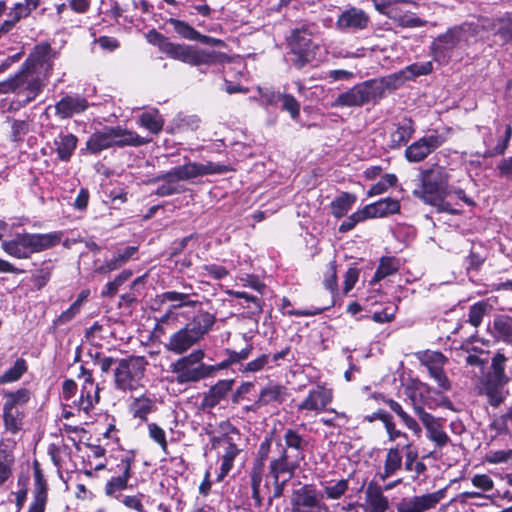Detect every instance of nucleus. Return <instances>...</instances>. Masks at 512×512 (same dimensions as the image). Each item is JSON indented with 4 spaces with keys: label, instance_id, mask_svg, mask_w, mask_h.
<instances>
[{
    "label": "nucleus",
    "instance_id": "16",
    "mask_svg": "<svg viewBox=\"0 0 512 512\" xmlns=\"http://www.w3.org/2000/svg\"><path fill=\"white\" fill-rule=\"evenodd\" d=\"M443 142L444 139L437 134L424 136L406 148L405 157L409 162H420L440 147Z\"/></svg>",
    "mask_w": 512,
    "mask_h": 512
},
{
    "label": "nucleus",
    "instance_id": "18",
    "mask_svg": "<svg viewBox=\"0 0 512 512\" xmlns=\"http://www.w3.org/2000/svg\"><path fill=\"white\" fill-rule=\"evenodd\" d=\"M414 412L425 426L428 432V438L440 448L447 445L449 437L447 433L442 430L438 420L432 414L426 412L421 405H415Z\"/></svg>",
    "mask_w": 512,
    "mask_h": 512
},
{
    "label": "nucleus",
    "instance_id": "4",
    "mask_svg": "<svg viewBox=\"0 0 512 512\" xmlns=\"http://www.w3.org/2000/svg\"><path fill=\"white\" fill-rule=\"evenodd\" d=\"M63 233H17L11 240H4L0 234L1 248L10 256L17 259H28L34 253L57 246L62 240Z\"/></svg>",
    "mask_w": 512,
    "mask_h": 512
},
{
    "label": "nucleus",
    "instance_id": "41",
    "mask_svg": "<svg viewBox=\"0 0 512 512\" xmlns=\"http://www.w3.org/2000/svg\"><path fill=\"white\" fill-rule=\"evenodd\" d=\"M356 202V196L348 192H342L330 204L331 213L336 218H341L350 210Z\"/></svg>",
    "mask_w": 512,
    "mask_h": 512
},
{
    "label": "nucleus",
    "instance_id": "29",
    "mask_svg": "<svg viewBox=\"0 0 512 512\" xmlns=\"http://www.w3.org/2000/svg\"><path fill=\"white\" fill-rule=\"evenodd\" d=\"M372 397L376 400L380 399L387 404L390 409L402 420L404 425L410 429L415 435L420 436L422 429L417 421L411 417L403 407L395 400L386 398L382 394L375 393Z\"/></svg>",
    "mask_w": 512,
    "mask_h": 512
},
{
    "label": "nucleus",
    "instance_id": "30",
    "mask_svg": "<svg viewBox=\"0 0 512 512\" xmlns=\"http://www.w3.org/2000/svg\"><path fill=\"white\" fill-rule=\"evenodd\" d=\"M399 210L400 204L398 200L392 198L381 199L364 207V212L369 218L385 217L396 214Z\"/></svg>",
    "mask_w": 512,
    "mask_h": 512
},
{
    "label": "nucleus",
    "instance_id": "11",
    "mask_svg": "<svg viewBox=\"0 0 512 512\" xmlns=\"http://www.w3.org/2000/svg\"><path fill=\"white\" fill-rule=\"evenodd\" d=\"M310 26L303 25L292 30L287 38V45L293 55L292 64L297 69H302L315 58V46L312 42Z\"/></svg>",
    "mask_w": 512,
    "mask_h": 512
},
{
    "label": "nucleus",
    "instance_id": "32",
    "mask_svg": "<svg viewBox=\"0 0 512 512\" xmlns=\"http://www.w3.org/2000/svg\"><path fill=\"white\" fill-rule=\"evenodd\" d=\"M414 122L404 118L396 124V129L390 134V147L400 148L405 145L414 133Z\"/></svg>",
    "mask_w": 512,
    "mask_h": 512
},
{
    "label": "nucleus",
    "instance_id": "13",
    "mask_svg": "<svg viewBox=\"0 0 512 512\" xmlns=\"http://www.w3.org/2000/svg\"><path fill=\"white\" fill-rule=\"evenodd\" d=\"M478 34V27L473 23H463L449 29L445 34L437 37L434 41L435 51H449L463 45H468Z\"/></svg>",
    "mask_w": 512,
    "mask_h": 512
},
{
    "label": "nucleus",
    "instance_id": "3",
    "mask_svg": "<svg viewBox=\"0 0 512 512\" xmlns=\"http://www.w3.org/2000/svg\"><path fill=\"white\" fill-rule=\"evenodd\" d=\"M216 322L214 314L208 311H199L191 321L172 333L164 343L166 351L175 355H183L200 341L213 328Z\"/></svg>",
    "mask_w": 512,
    "mask_h": 512
},
{
    "label": "nucleus",
    "instance_id": "64",
    "mask_svg": "<svg viewBox=\"0 0 512 512\" xmlns=\"http://www.w3.org/2000/svg\"><path fill=\"white\" fill-rule=\"evenodd\" d=\"M12 460L4 452L0 451V486L11 476Z\"/></svg>",
    "mask_w": 512,
    "mask_h": 512
},
{
    "label": "nucleus",
    "instance_id": "23",
    "mask_svg": "<svg viewBox=\"0 0 512 512\" xmlns=\"http://www.w3.org/2000/svg\"><path fill=\"white\" fill-rule=\"evenodd\" d=\"M481 25L484 30L493 31L495 35H498L503 44L512 41V17L509 15L495 19L483 18Z\"/></svg>",
    "mask_w": 512,
    "mask_h": 512
},
{
    "label": "nucleus",
    "instance_id": "33",
    "mask_svg": "<svg viewBox=\"0 0 512 512\" xmlns=\"http://www.w3.org/2000/svg\"><path fill=\"white\" fill-rule=\"evenodd\" d=\"M285 446L282 449H286L291 458H296L299 461H303L305 458L304 449L307 442L304 438L295 430L287 429L284 434Z\"/></svg>",
    "mask_w": 512,
    "mask_h": 512
},
{
    "label": "nucleus",
    "instance_id": "49",
    "mask_svg": "<svg viewBox=\"0 0 512 512\" xmlns=\"http://www.w3.org/2000/svg\"><path fill=\"white\" fill-rule=\"evenodd\" d=\"M40 4V0H24L16 3L10 10L8 17H14L15 20H21L28 17Z\"/></svg>",
    "mask_w": 512,
    "mask_h": 512
},
{
    "label": "nucleus",
    "instance_id": "20",
    "mask_svg": "<svg viewBox=\"0 0 512 512\" xmlns=\"http://www.w3.org/2000/svg\"><path fill=\"white\" fill-rule=\"evenodd\" d=\"M234 383V379L218 380L206 393H204L201 401V407L203 409L215 408L222 400L227 398L228 394L233 389Z\"/></svg>",
    "mask_w": 512,
    "mask_h": 512
},
{
    "label": "nucleus",
    "instance_id": "9",
    "mask_svg": "<svg viewBox=\"0 0 512 512\" xmlns=\"http://www.w3.org/2000/svg\"><path fill=\"white\" fill-rule=\"evenodd\" d=\"M205 351L196 349L178 358L170 365V371L179 384L198 382L207 378V364L203 362Z\"/></svg>",
    "mask_w": 512,
    "mask_h": 512
},
{
    "label": "nucleus",
    "instance_id": "28",
    "mask_svg": "<svg viewBox=\"0 0 512 512\" xmlns=\"http://www.w3.org/2000/svg\"><path fill=\"white\" fill-rule=\"evenodd\" d=\"M403 465V456L399 447L388 449L383 469L377 473V476L385 481L386 479L396 476L401 471Z\"/></svg>",
    "mask_w": 512,
    "mask_h": 512
},
{
    "label": "nucleus",
    "instance_id": "37",
    "mask_svg": "<svg viewBox=\"0 0 512 512\" xmlns=\"http://www.w3.org/2000/svg\"><path fill=\"white\" fill-rule=\"evenodd\" d=\"M137 250L138 248L136 246H128L122 251L119 250L113 259L106 261L103 265L99 266L96 269V272L100 274H107L119 269L133 257Z\"/></svg>",
    "mask_w": 512,
    "mask_h": 512
},
{
    "label": "nucleus",
    "instance_id": "60",
    "mask_svg": "<svg viewBox=\"0 0 512 512\" xmlns=\"http://www.w3.org/2000/svg\"><path fill=\"white\" fill-rule=\"evenodd\" d=\"M374 8L388 18L397 9L394 5L398 3H409L408 0H371Z\"/></svg>",
    "mask_w": 512,
    "mask_h": 512
},
{
    "label": "nucleus",
    "instance_id": "2",
    "mask_svg": "<svg viewBox=\"0 0 512 512\" xmlns=\"http://www.w3.org/2000/svg\"><path fill=\"white\" fill-rule=\"evenodd\" d=\"M147 41L157 45L168 57L192 66L211 65L223 62L225 54L214 50L200 49L186 44L173 43L155 29L146 35Z\"/></svg>",
    "mask_w": 512,
    "mask_h": 512
},
{
    "label": "nucleus",
    "instance_id": "10",
    "mask_svg": "<svg viewBox=\"0 0 512 512\" xmlns=\"http://www.w3.org/2000/svg\"><path fill=\"white\" fill-rule=\"evenodd\" d=\"M147 360L143 356H131L121 359L114 371V381L117 389L135 390L141 385Z\"/></svg>",
    "mask_w": 512,
    "mask_h": 512
},
{
    "label": "nucleus",
    "instance_id": "7",
    "mask_svg": "<svg viewBox=\"0 0 512 512\" xmlns=\"http://www.w3.org/2000/svg\"><path fill=\"white\" fill-rule=\"evenodd\" d=\"M507 358L503 353L497 352L492 360L489 371L482 380V391L488 397V402L493 407L500 406L504 399L503 388L509 383L510 378L505 372Z\"/></svg>",
    "mask_w": 512,
    "mask_h": 512
},
{
    "label": "nucleus",
    "instance_id": "14",
    "mask_svg": "<svg viewBox=\"0 0 512 512\" xmlns=\"http://www.w3.org/2000/svg\"><path fill=\"white\" fill-rule=\"evenodd\" d=\"M371 23L369 14L356 6H350L342 11L336 20V27L347 33H357L368 28Z\"/></svg>",
    "mask_w": 512,
    "mask_h": 512
},
{
    "label": "nucleus",
    "instance_id": "58",
    "mask_svg": "<svg viewBox=\"0 0 512 512\" xmlns=\"http://www.w3.org/2000/svg\"><path fill=\"white\" fill-rule=\"evenodd\" d=\"M244 340L247 342L246 346L244 348H242L240 351H235V350H232L229 348L224 350V353L227 355V357L232 365L240 363V362L248 359V357L250 356V354L253 351L252 343H249L245 337H244Z\"/></svg>",
    "mask_w": 512,
    "mask_h": 512
},
{
    "label": "nucleus",
    "instance_id": "38",
    "mask_svg": "<svg viewBox=\"0 0 512 512\" xmlns=\"http://www.w3.org/2000/svg\"><path fill=\"white\" fill-rule=\"evenodd\" d=\"M265 464L262 461H255L250 471V484L252 489V498L255 501V505L260 507L262 505V499L260 496V486L263 478Z\"/></svg>",
    "mask_w": 512,
    "mask_h": 512
},
{
    "label": "nucleus",
    "instance_id": "59",
    "mask_svg": "<svg viewBox=\"0 0 512 512\" xmlns=\"http://www.w3.org/2000/svg\"><path fill=\"white\" fill-rule=\"evenodd\" d=\"M278 100L282 103V109L289 112L293 119L300 114V103L291 94H279Z\"/></svg>",
    "mask_w": 512,
    "mask_h": 512
},
{
    "label": "nucleus",
    "instance_id": "31",
    "mask_svg": "<svg viewBox=\"0 0 512 512\" xmlns=\"http://www.w3.org/2000/svg\"><path fill=\"white\" fill-rule=\"evenodd\" d=\"M288 397V389L281 384L269 382L259 393V403L267 406L271 403L282 404Z\"/></svg>",
    "mask_w": 512,
    "mask_h": 512
},
{
    "label": "nucleus",
    "instance_id": "42",
    "mask_svg": "<svg viewBox=\"0 0 512 512\" xmlns=\"http://www.w3.org/2000/svg\"><path fill=\"white\" fill-rule=\"evenodd\" d=\"M511 136H512V127H511V125L507 124L504 127L503 134L499 135V139H498L497 144L495 146H493V147H490L487 144V148L481 154V156L484 157V158H491V157H494V156H498V155L504 154L506 149H507V147H508V144H509V141L511 139Z\"/></svg>",
    "mask_w": 512,
    "mask_h": 512
},
{
    "label": "nucleus",
    "instance_id": "34",
    "mask_svg": "<svg viewBox=\"0 0 512 512\" xmlns=\"http://www.w3.org/2000/svg\"><path fill=\"white\" fill-rule=\"evenodd\" d=\"M365 495L370 512H385L388 509V499L383 495V489L380 485L370 482L366 488Z\"/></svg>",
    "mask_w": 512,
    "mask_h": 512
},
{
    "label": "nucleus",
    "instance_id": "51",
    "mask_svg": "<svg viewBox=\"0 0 512 512\" xmlns=\"http://www.w3.org/2000/svg\"><path fill=\"white\" fill-rule=\"evenodd\" d=\"M132 276L131 270H123L120 274H118L113 281H110L106 284L105 289L101 292L102 297H114L118 291V289L128 281Z\"/></svg>",
    "mask_w": 512,
    "mask_h": 512
},
{
    "label": "nucleus",
    "instance_id": "40",
    "mask_svg": "<svg viewBox=\"0 0 512 512\" xmlns=\"http://www.w3.org/2000/svg\"><path fill=\"white\" fill-rule=\"evenodd\" d=\"M100 388L95 384H88V386H82L81 395L79 399V408L86 413L90 411L100 399Z\"/></svg>",
    "mask_w": 512,
    "mask_h": 512
},
{
    "label": "nucleus",
    "instance_id": "22",
    "mask_svg": "<svg viewBox=\"0 0 512 512\" xmlns=\"http://www.w3.org/2000/svg\"><path fill=\"white\" fill-rule=\"evenodd\" d=\"M89 106L88 101L80 95H66L59 100L54 108L55 114L61 119H67L75 114L84 112Z\"/></svg>",
    "mask_w": 512,
    "mask_h": 512
},
{
    "label": "nucleus",
    "instance_id": "1",
    "mask_svg": "<svg viewBox=\"0 0 512 512\" xmlns=\"http://www.w3.org/2000/svg\"><path fill=\"white\" fill-rule=\"evenodd\" d=\"M407 80L403 70L381 79H371L359 83L339 94L331 107H361L369 102H376L385 96L387 90H396Z\"/></svg>",
    "mask_w": 512,
    "mask_h": 512
},
{
    "label": "nucleus",
    "instance_id": "12",
    "mask_svg": "<svg viewBox=\"0 0 512 512\" xmlns=\"http://www.w3.org/2000/svg\"><path fill=\"white\" fill-rule=\"evenodd\" d=\"M57 54L49 43H40L33 48L22 67L48 81Z\"/></svg>",
    "mask_w": 512,
    "mask_h": 512
},
{
    "label": "nucleus",
    "instance_id": "62",
    "mask_svg": "<svg viewBox=\"0 0 512 512\" xmlns=\"http://www.w3.org/2000/svg\"><path fill=\"white\" fill-rule=\"evenodd\" d=\"M368 218H369V216L366 215V213L364 212V208L361 210H358V211L354 212L353 214H351L345 221H343L341 223V225L339 226V231L341 233L348 232V231L352 230L356 226L357 223L364 221Z\"/></svg>",
    "mask_w": 512,
    "mask_h": 512
},
{
    "label": "nucleus",
    "instance_id": "19",
    "mask_svg": "<svg viewBox=\"0 0 512 512\" xmlns=\"http://www.w3.org/2000/svg\"><path fill=\"white\" fill-rule=\"evenodd\" d=\"M333 393L331 389L324 386H316L311 389L307 397L298 405V410L306 411H324L332 402Z\"/></svg>",
    "mask_w": 512,
    "mask_h": 512
},
{
    "label": "nucleus",
    "instance_id": "63",
    "mask_svg": "<svg viewBox=\"0 0 512 512\" xmlns=\"http://www.w3.org/2000/svg\"><path fill=\"white\" fill-rule=\"evenodd\" d=\"M149 436L160 445L163 452L167 453V440L165 431L155 423L148 424Z\"/></svg>",
    "mask_w": 512,
    "mask_h": 512
},
{
    "label": "nucleus",
    "instance_id": "8",
    "mask_svg": "<svg viewBox=\"0 0 512 512\" xmlns=\"http://www.w3.org/2000/svg\"><path fill=\"white\" fill-rule=\"evenodd\" d=\"M42 76H38L27 69H21L5 84V92H13L17 95L22 105H27L36 99L47 84Z\"/></svg>",
    "mask_w": 512,
    "mask_h": 512
},
{
    "label": "nucleus",
    "instance_id": "43",
    "mask_svg": "<svg viewBox=\"0 0 512 512\" xmlns=\"http://www.w3.org/2000/svg\"><path fill=\"white\" fill-rule=\"evenodd\" d=\"M139 123L142 127L148 129L152 134H158L164 126V119L158 110L143 113L139 117Z\"/></svg>",
    "mask_w": 512,
    "mask_h": 512
},
{
    "label": "nucleus",
    "instance_id": "44",
    "mask_svg": "<svg viewBox=\"0 0 512 512\" xmlns=\"http://www.w3.org/2000/svg\"><path fill=\"white\" fill-rule=\"evenodd\" d=\"M389 18L392 19L399 26L404 28L422 27L426 24L425 20H422L415 14L408 12L402 13L398 8L392 13V15Z\"/></svg>",
    "mask_w": 512,
    "mask_h": 512
},
{
    "label": "nucleus",
    "instance_id": "21",
    "mask_svg": "<svg viewBox=\"0 0 512 512\" xmlns=\"http://www.w3.org/2000/svg\"><path fill=\"white\" fill-rule=\"evenodd\" d=\"M301 461L296 458H291L286 449H281L277 458L271 460L269 465V476L272 478L281 477L283 474H288V479L294 476L295 471L299 468Z\"/></svg>",
    "mask_w": 512,
    "mask_h": 512
},
{
    "label": "nucleus",
    "instance_id": "5",
    "mask_svg": "<svg viewBox=\"0 0 512 512\" xmlns=\"http://www.w3.org/2000/svg\"><path fill=\"white\" fill-rule=\"evenodd\" d=\"M228 171V167L221 164L208 161L207 163L189 162L187 164L177 166L170 171L158 175L154 181H165L160 185L155 194L160 197L170 196L179 193L180 190L174 184L175 181H184L198 176L221 174Z\"/></svg>",
    "mask_w": 512,
    "mask_h": 512
},
{
    "label": "nucleus",
    "instance_id": "61",
    "mask_svg": "<svg viewBox=\"0 0 512 512\" xmlns=\"http://www.w3.org/2000/svg\"><path fill=\"white\" fill-rule=\"evenodd\" d=\"M407 80H412L413 78L420 76V75H427L432 71V64L430 62L426 63H414L409 66H407L405 69H403Z\"/></svg>",
    "mask_w": 512,
    "mask_h": 512
},
{
    "label": "nucleus",
    "instance_id": "48",
    "mask_svg": "<svg viewBox=\"0 0 512 512\" xmlns=\"http://www.w3.org/2000/svg\"><path fill=\"white\" fill-rule=\"evenodd\" d=\"M167 23L173 26L174 31L183 39L195 41L199 32L185 21L169 18Z\"/></svg>",
    "mask_w": 512,
    "mask_h": 512
},
{
    "label": "nucleus",
    "instance_id": "26",
    "mask_svg": "<svg viewBox=\"0 0 512 512\" xmlns=\"http://www.w3.org/2000/svg\"><path fill=\"white\" fill-rule=\"evenodd\" d=\"M78 138L67 131H61L54 139L53 145L58 159L62 162L70 161L77 147Z\"/></svg>",
    "mask_w": 512,
    "mask_h": 512
},
{
    "label": "nucleus",
    "instance_id": "55",
    "mask_svg": "<svg viewBox=\"0 0 512 512\" xmlns=\"http://www.w3.org/2000/svg\"><path fill=\"white\" fill-rule=\"evenodd\" d=\"M397 269L398 267L394 258L384 257L380 261L373 280L378 281L389 275H392L397 271Z\"/></svg>",
    "mask_w": 512,
    "mask_h": 512
},
{
    "label": "nucleus",
    "instance_id": "52",
    "mask_svg": "<svg viewBox=\"0 0 512 512\" xmlns=\"http://www.w3.org/2000/svg\"><path fill=\"white\" fill-rule=\"evenodd\" d=\"M7 400L4 407H11V409H19V407L26 404L30 399V392L28 389L22 388L15 392L5 393Z\"/></svg>",
    "mask_w": 512,
    "mask_h": 512
},
{
    "label": "nucleus",
    "instance_id": "50",
    "mask_svg": "<svg viewBox=\"0 0 512 512\" xmlns=\"http://www.w3.org/2000/svg\"><path fill=\"white\" fill-rule=\"evenodd\" d=\"M26 370V361L23 358H18L15 361L13 367L8 369L2 376H0V385L19 380L21 376L26 372Z\"/></svg>",
    "mask_w": 512,
    "mask_h": 512
},
{
    "label": "nucleus",
    "instance_id": "17",
    "mask_svg": "<svg viewBox=\"0 0 512 512\" xmlns=\"http://www.w3.org/2000/svg\"><path fill=\"white\" fill-rule=\"evenodd\" d=\"M237 440H240V433L236 428H232L229 433L223 434L215 440L217 443L226 445L225 452L222 456L221 471L218 476L219 479H223L230 472L233 467L234 459L241 451L236 443Z\"/></svg>",
    "mask_w": 512,
    "mask_h": 512
},
{
    "label": "nucleus",
    "instance_id": "25",
    "mask_svg": "<svg viewBox=\"0 0 512 512\" xmlns=\"http://www.w3.org/2000/svg\"><path fill=\"white\" fill-rule=\"evenodd\" d=\"M110 131L113 147H138L150 141V139H145L136 132L122 128L121 126L110 127Z\"/></svg>",
    "mask_w": 512,
    "mask_h": 512
},
{
    "label": "nucleus",
    "instance_id": "39",
    "mask_svg": "<svg viewBox=\"0 0 512 512\" xmlns=\"http://www.w3.org/2000/svg\"><path fill=\"white\" fill-rule=\"evenodd\" d=\"M24 413L20 409H11L3 406V422L5 429L16 434L22 429Z\"/></svg>",
    "mask_w": 512,
    "mask_h": 512
},
{
    "label": "nucleus",
    "instance_id": "24",
    "mask_svg": "<svg viewBox=\"0 0 512 512\" xmlns=\"http://www.w3.org/2000/svg\"><path fill=\"white\" fill-rule=\"evenodd\" d=\"M292 510L299 509H316L320 507V501L317 497L316 490L310 485H304L293 491L291 499Z\"/></svg>",
    "mask_w": 512,
    "mask_h": 512
},
{
    "label": "nucleus",
    "instance_id": "53",
    "mask_svg": "<svg viewBox=\"0 0 512 512\" xmlns=\"http://www.w3.org/2000/svg\"><path fill=\"white\" fill-rule=\"evenodd\" d=\"M489 309L490 306L484 301L473 304L469 308L468 322L473 327H478L482 323L483 317L488 313Z\"/></svg>",
    "mask_w": 512,
    "mask_h": 512
},
{
    "label": "nucleus",
    "instance_id": "57",
    "mask_svg": "<svg viewBox=\"0 0 512 512\" xmlns=\"http://www.w3.org/2000/svg\"><path fill=\"white\" fill-rule=\"evenodd\" d=\"M348 490V480L341 479L332 485L324 487L325 496L331 500L340 499Z\"/></svg>",
    "mask_w": 512,
    "mask_h": 512
},
{
    "label": "nucleus",
    "instance_id": "15",
    "mask_svg": "<svg viewBox=\"0 0 512 512\" xmlns=\"http://www.w3.org/2000/svg\"><path fill=\"white\" fill-rule=\"evenodd\" d=\"M445 493V489H440L433 493L405 498L398 505V512H424L435 508L445 497Z\"/></svg>",
    "mask_w": 512,
    "mask_h": 512
},
{
    "label": "nucleus",
    "instance_id": "45",
    "mask_svg": "<svg viewBox=\"0 0 512 512\" xmlns=\"http://www.w3.org/2000/svg\"><path fill=\"white\" fill-rule=\"evenodd\" d=\"M154 408V402L152 399L146 396H140L134 398L130 405L131 412L134 417L145 420L147 415L152 412Z\"/></svg>",
    "mask_w": 512,
    "mask_h": 512
},
{
    "label": "nucleus",
    "instance_id": "46",
    "mask_svg": "<svg viewBox=\"0 0 512 512\" xmlns=\"http://www.w3.org/2000/svg\"><path fill=\"white\" fill-rule=\"evenodd\" d=\"M161 298H162V302H165V301L175 302V304H173L171 306V309H173V310L181 308V307H184V306H186V307H194L198 303L195 300H191L189 294L180 293V292H176V291L164 292L161 295Z\"/></svg>",
    "mask_w": 512,
    "mask_h": 512
},
{
    "label": "nucleus",
    "instance_id": "47",
    "mask_svg": "<svg viewBox=\"0 0 512 512\" xmlns=\"http://www.w3.org/2000/svg\"><path fill=\"white\" fill-rule=\"evenodd\" d=\"M47 500L45 484L41 481V476L37 474L36 489L34 491V499L28 512H44Z\"/></svg>",
    "mask_w": 512,
    "mask_h": 512
},
{
    "label": "nucleus",
    "instance_id": "36",
    "mask_svg": "<svg viewBox=\"0 0 512 512\" xmlns=\"http://www.w3.org/2000/svg\"><path fill=\"white\" fill-rule=\"evenodd\" d=\"M111 147H113V144L110 127L92 133L86 142V148L92 154H98Z\"/></svg>",
    "mask_w": 512,
    "mask_h": 512
},
{
    "label": "nucleus",
    "instance_id": "35",
    "mask_svg": "<svg viewBox=\"0 0 512 512\" xmlns=\"http://www.w3.org/2000/svg\"><path fill=\"white\" fill-rule=\"evenodd\" d=\"M491 333L498 341L512 344V317L498 315L494 318Z\"/></svg>",
    "mask_w": 512,
    "mask_h": 512
},
{
    "label": "nucleus",
    "instance_id": "54",
    "mask_svg": "<svg viewBox=\"0 0 512 512\" xmlns=\"http://www.w3.org/2000/svg\"><path fill=\"white\" fill-rule=\"evenodd\" d=\"M53 268L54 267L51 265V262L48 261L44 262L42 266L34 272L32 275V282L38 290H41L49 282Z\"/></svg>",
    "mask_w": 512,
    "mask_h": 512
},
{
    "label": "nucleus",
    "instance_id": "6",
    "mask_svg": "<svg viewBox=\"0 0 512 512\" xmlns=\"http://www.w3.org/2000/svg\"><path fill=\"white\" fill-rule=\"evenodd\" d=\"M421 185L414 189L413 195L426 203H437L441 197L450 195L449 174L444 167L433 166L430 169L421 171Z\"/></svg>",
    "mask_w": 512,
    "mask_h": 512
},
{
    "label": "nucleus",
    "instance_id": "56",
    "mask_svg": "<svg viewBox=\"0 0 512 512\" xmlns=\"http://www.w3.org/2000/svg\"><path fill=\"white\" fill-rule=\"evenodd\" d=\"M447 362V358L441 352H426L421 358V363L427 368L428 372L431 369L442 368Z\"/></svg>",
    "mask_w": 512,
    "mask_h": 512
},
{
    "label": "nucleus",
    "instance_id": "27",
    "mask_svg": "<svg viewBox=\"0 0 512 512\" xmlns=\"http://www.w3.org/2000/svg\"><path fill=\"white\" fill-rule=\"evenodd\" d=\"M133 459L130 457L122 458L120 463L117 465L121 470V475L112 477L105 486V493L108 496L114 495L115 492L121 491L127 488L128 480L131 477V465Z\"/></svg>",
    "mask_w": 512,
    "mask_h": 512
}]
</instances>
